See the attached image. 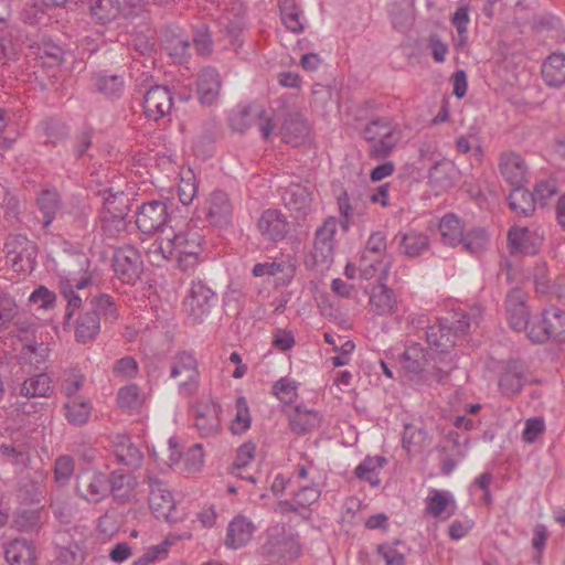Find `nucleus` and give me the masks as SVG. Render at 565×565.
<instances>
[{"label": "nucleus", "instance_id": "nucleus-1", "mask_svg": "<svg viewBox=\"0 0 565 565\" xmlns=\"http://www.w3.org/2000/svg\"><path fill=\"white\" fill-rule=\"evenodd\" d=\"M136 225L143 234H158L147 248L151 264L160 265L161 262L173 259L180 269L189 270L201 262V233L172 215L167 201L151 200L142 203L136 212Z\"/></svg>", "mask_w": 565, "mask_h": 565}, {"label": "nucleus", "instance_id": "nucleus-2", "mask_svg": "<svg viewBox=\"0 0 565 565\" xmlns=\"http://www.w3.org/2000/svg\"><path fill=\"white\" fill-rule=\"evenodd\" d=\"M470 326V317L463 315L462 319L458 320L455 330L452 327L444 324L430 326L427 329L426 340L431 351V359L436 364L433 373L436 382H443L456 367V354L451 352V349L456 344L457 332L465 333Z\"/></svg>", "mask_w": 565, "mask_h": 565}, {"label": "nucleus", "instance_id": "nucleus-3", "mask_svg": "<svg viewBox=\"0 0 565 565\" xmlns=\"http://www.w3.org/2000/svg\"><path fill=\"white\" fill-rule=\"evenodd\" d=\"M324 481L323 472L312 462L299 465L295 472L296 489H290L292 499L279 503L281 512L295 511L302 513L317 504Z\"/></svg>", "mask_w": 565, "mask_h": 565}, {"label": "nucleus", "instance_id": "nucleus-4", "mask_svg": "<svg viewBox=\"0 0 565 565\" xmlns=\"http://www.w3.org/2000/svg\"><path fill=\"white\" fill-rule=\"evenodd\" d=\"M363 138L371 143L370 154L372 158L385 159L402 141L403 130L387 118H377L365 126Z\"/></svg>", "mask_w": 565, "mask_h": 565}, {"label": "nucleus", "instance_id": "nucleus-5", "mask_svg": "<svg viewBox=\"0 0 565 565\" xmlns=\"http://www.w3.org/2000/svg\"><path fill=\"white\" fill-rule=\"evenodd\" d=\"M263 554L276 562H292L301 554L298 536L282 524H274L266 531Z\"/></svg>", "mask_w": 565, "mask_h": 565}, {"label": "nucleus", "instance_id": "nucleus-6", "mask_svg": "<svg viewBox=\"0 0 565 565\" xmlns=\"http://www.w3.org/2000/svg\"><path fill=\"white\" fill-rule=\"evenodd\" d=\"M385 250L386 235L381 231L372 233L366 242L360 265L362 278L369 280L377 277L383 281L386 279L391 268V259Z\"/></svg>", "mask_w": 565, "mask_h": 565}, {"label": "nucleus", "instance_id": "nucleus-7", "mask_svg": "<svg viewBox=\"0 0 565 565\" xmlns=\"http://www.w3.org/2000/svg\"><path fill=\"white\" fill-rule=\"evenodd\" d=\"M526 337L536 343L548 339L565 341V312L556 307L545 309L541 318L532 321Z\"/></svg>", "mask_w": 565, "mask_h": 565}, {"label": "nucleus", "instance_id": "nucleus-8", "mask_svg": "<svg viewBox=\"0 0 565 565\" xmlns=\"http://www.w3.org/2000/svg\"><path fill=\"white\" fill-rule=\"evenodd\" d=\"M215 292L202 280H192L183 306L188 320L192 323L202 322L215 306Z\"/></svg>", "mask_w": 565, "mask_h": 565}, {"label": "nucleus", "instance_id": "nucleus-9", "mask_svg": "<svg viewBox=\"0 0 565 565\" xmlns=\"http://www.w3.org/2000/svg\"><path fill=\"white\" fill-rule=\"evenodd\" d=\"M6 259L14 273H29L34 268L38 249L35 244L23 235L9 236L6 244Z\"/></svg>", "mask_w": 565, "mask_h": 565}, {"label": "nucleus", "instance_id": "nucleus-10", "mask_svg": "<svg viewBox=\"0 0 565 565\" xmlns=\"http://www.w3.org/2000/svg\"><path fill=\"white\" fill-rule=\"evenodd\" d=\"M149 508L157 519L168 523L182 522L184 513L179 512L178 503L167 486L158 480L150 483Z\"/></svg>", "mask_w": 565, "mask_h": 565}, {"label": "nucleus", "instance_id": "nucleus-11", "mask_svg": "<svg viewBox=\"0 0 565 565\" xmlns=\"http://www.w3.org/2000/svg\"><path fill=\"white\" fill-rule=\"evenodd\" d=\"M145 3L138 0L137 3H127L124 7L120 0H94L90 6L93 18L105 24L119 18L131 19L143 10Z\"/></svg>", "mask_w": 565, "mask_h": 565}, {"label": "nucleus", "instance_id": "nucleus-12", "mask_svg": "<svg viewBox=\"0 0 565 565\" xmlns=\"http://www.w3.org/2000/svg\"><path fill=\"white\" fill-rule=\"evenodd\" d=\"M113 268L116 276L125 284H134L142 271L139 252L132 246H124L114 254Z\"/></svg>", "mask_w": 565, "mask_h": 565}, {"label": "nucleus", "instance_id": "nucleus-13", "mask_svg": "<svg viewBox=\"0 0 565 565\" xmlns=\"http://www.w3.org/2000/svg\"><path fill=\"white\" fill-rule=\"evenodd\" d=\"M337 228V220L329 217L317 230L312 250V258L316 265L328 267L332 263Z\"/></svg>", "mask_w": 565, "mask_h": 565}, {"label": "nucleus", "instance_id": "nucleus-14", "mask_svg": "<svg viewBox=\"0 0 565 565\" xmlns=\"http://www.w3.org/2000/svg\"><path fill=\"white\" fill-rule=\"evenodd\" d=\"M505 313L509 326L518 332H525L527 335L531 323L535 319H530L526 294L520 288H514L507 295Z\"/></svg>", "mask_w": 565, "mask_h": 565}, {"label": "nucleus", "instance_id": "nucleus-15", "mask_svg": "<svg viewBox=\"0 0 565 565\" xmlns=\"http://www.w3.org/2000/svg\"><path fill=\"white\" fill-rule=\"evenodd\" d=\"M77 492L88 502L98 503L110 493L109 478L106 473L87 470L77 478Z\"/></svg>", "mask_w": 565, "mask_h": 565}, {"label": "nucleus", "instance_id": "nucleus-16", "mask_svg": "<svg viewBox=\"0 0 565 565\" xmlns=\"http://www.w3.org/2000/svg\"><path fill=\"white\" fill-rule=\"evenodd\" d=\"M457 511L455 495L449 490L430 488L425 498L424 512L436 521H447Z\"/></svg>", "mask_w": 565, "mask_h": 565}, {"label": "nucleus", "instance_id": "nucleus-17", "mask_svg": "<svg viewBox=\"0 0 565 565\" xmlns=\"http://www.w3.org/2000/svg\"><path fill=\"white\" fill-rule=\"evenodd\" d=\"M143 114L147 118L158 120L170 114L172 108V94L166 86L150 87L143 96Z\"/></svg>", "mask_w": 565, "mask_h": 565}, {"label": "nucleus", "instance_id": "nucleus-18", "mask_svg": "<svg viewBox=\"0 0 565 565\" xmlns=\"http://www.w3.org/2000/svg\"><path fill=\"white\" fill-rule=\"evenodd\" d=\"M92 282L88 275L77 277L74 273H67L60 277V290L67 301L65 318L70 321L77 309L82 306V298L75 292L86 288Z\"/></svg>", "mask_w": 565, "mask_h": 565}, {"label": "nucleus", "instance_id": "nucleus-19", "mask_svg": "<svg viewBox=\"0 0 565 565\" xmlns=\"http://www.w3.org/2000/svg\"><path fill=\"white\" fill-rule=\"evenodd\" d=\"M458 179L459 170L456 164L448 159L436 160L428 172L429 184L438 193L455 186Z\"/></svg>", "mask_w": 565, "mask_h": 565}, {"label": "nucleus", "instance_id": "nucleus-20", "mask_svg": "<svg viewBox=\"0 0 565 565\" xmlns=\"http://www.w3.org/2000/svg\"><path fill=\"white\" fill-rule=\"evenodd\" d=\"M254 523L245 515H236L227 525L224 544L227 548L237 550L245 546L255 533Z\"/></svg>", "mask_w": 565, "mask_h": 565}, {"label": "nucleus", "instance_id": "nucleus-21", "mask_svg": "<svg viewBox=\"0 0 565 565\" xmlns=\"http://www.w3.org/2000/svg\"><path fill=\"white\" fill-rule=\"evenodd\" d=\"M198 363L193 354L181 352L173 358L170 376L172 379L184 377L180 383V391L185 392L192 388L198 381Z\"/></svg>", "mask_w": 565, "mask_h": 565}, {"label": "nucleus", "instance_id": "nucleus-22", "mask_svg": "<svg viewBox=\"0 0 565 565\" xmlns=\"http://www.w3.org/2000/svg\"><path fill=\"white\" fill-rule=\"evenodd\" d=\"M116 401L125 413L142 415L147 409L148 396L138 385L128 384L118 390Z\"/></svg>", "mask_w": 565, "mask_h": 565}, {"label": "nucleus", "instance_id": "nucleus-23", "mask_svg": "<svg viewBox=\"0 0 565 565\" xmlns=\"http://www.w3.org/2000/svg\"><path fill=\"white\" fill-rule=\"evenodd\" d=\"M370 310L376 316H393L397 312L398 300L385 282L374 286L369 299Z\"/></svg>", "mask_w": 565, "mask_h": 565}, {"label": "nucleus", "instance_id": "nucleus-24", "mask_svg": "<svg viewBox=\"0 0 565 565\" xmlns=\"http://www.w3.org/2000/svg\"><path fill=\"white\" fill-rule=\"evenodd\" d=\"M508 239L513 252L533 255L542 245L543 235L536 230L514 227L510 230Z\"/></svg>", "mask_w": 565, "mask_h": 565}, {"label": "nucleus", "instance_id": "nucleus-25", "mask_svg": "<svg viewBox=\"0 0 565 565\" xmlns=\"http://www.w3.org/2000/svg\"><path fill=\"white\" fill-rule=\"evenodd\" d=\"M500 172L511 186H521L526 182L527 166L515 152H507L500 157Z\"/></svg>", "mask_w": 565, "mask_h": 565}, {"label": "nucleus", "instance_id": "nucleus-26", "mask_svg": "<svg viewBox=\"0 0 565 565\" xmlns=\"http://www.w3.org/2000/svg\"><path fill=\"white\" fill-rule=\"evenodd\" d=\"M191 533H170L164 540L145 550L143 554L134 561L132 565H150L166 559L173 544L181 540H188Z\"/></svg>", "mask_w": 565, "mask_h": 565}, {"label": "nucleus", "instance_id": "nucleus-27", "mask_svg": "<svg viewBox=\"0 0 565 565\" xmlns=\"http://www.w3.org/2000/svg\"><path fill=\"white\" fill-rule=\"evenodd\" d=\"M199 100L204 105H213L217 102L221 90V81L216 70L212 67L200 72L196 81Z\"/></svg>", "mask_w": 565, "mask_h": 565}, {"label": "nucleus", "instance_id": "nucleus-28", "mask_svg": "<svg viewBox=\"0 0 565 565\" xmlns=\"http://www.w3.org/2000/svg\"><path fill=\"white\" fill-rule=\"evenodd\" d=\"M280 135L286 143L300 146L309 136V126L300 114H289L284 119Z\"/></svg>", "mask_w": 565, "mask_h": 565}, {"label": "nucleus", "instance_id": "nucleus-29", "mask_svg": "<svg viewBox=\"0 0 565 565\" xmlns=\"http://www.w3.org/2000/svg\"><path fill=\"white\" fill-rule=\"evenodd\" d=\"M92 82L94 89L107 98H118L125 89L124 76L105 70L96 72Z\"/></svg>", "mask_w": 565, "mask_h": 565}, {"label": "nucleus", "instance_id": "nucleus-30", "mask_svg": "<svg viewBox=\"0 0 565 565\" xmlns=\"http://www.w3.org/2000/svg\"><path fill=\"white\" fill-rule=\"evenodd\" d=\"M228 430L232 435H243L250 428L252 414L244 396L236 397L235 402L228 406Z\"/></svg>", "mask_w": 565, "mask_h": 565}, {"label": "nucleus", "instance_id": "nucleus-31", "mask_svg": "<svg viewBox=\"0 0 565 565\" xmlns=\"http://www.w3.org/2000/svg\"><path fill=\"white\" fill-rule=\"evenodd\" d=\"M232 214V205L228 196L222 191H215L206 202V217L211 224L223 226L228 223Z\"/></svg>", "mask_w": 565, "mask_h": 565}, {"label": "nucleus", "instance_id": "nucleus-32", "mask_svg": "<svg viewBox=\"0 0 565 565\" xmlns=\"http://www.w3.org/2000/svg\"><path fill=\"white\" fill-rule=\"evenodd\" d=\"M282 200L286 207L294 212L296 217H302L311 211V193L300 184H291L285 191Z\"/></svg>", "mask_w": 565, "mask_h": 565}, {"label": "nucleus", "instance_id": "nucleus-33", "mask_svg": "<svg viewBox=\"0 0 565 565\" xmlns=\"http://www.w3.org/2000/svg\"><path fill=\"white\" fill-rule=\"evenodd\" d=\"M395 239L398 250L409 257L419 256L428 249L429 241L426 234L416 230L399 232Z\"/></svg>", "mask_w": 565, "mask_h": 565}, {"label": "nucleus", "instance_id": "nucleus-34", "mask_svg": "<svg viewBox=\"0 0 565 565\" xmlns=\"http://www.w3.org/2000/svg\"><path fill=\"white\" fill-rule=\"evenodd\" d=\"M114 454L122 465L137 468L142 461V454L126 435H117L113 440Z\"/></svg>", "mask_w": 565, "mask_h": 565}, {"label": "nucleus", "instance_id": "nucleus-35", "mask_svg": "<svg viewBox=\"0 0 565 565\" xmlns=\"http://www.w3.org/2000/svg\"><path fill=\"white\" fill-rule=\"evenodd\" d=\"M525 369L520 362H511L507 365L499 380V387L504 395L519 393L525 383Z\"/></svg>", "mask_w": 565, "mask_h": 565}, {"label": "nucleus", "instance_id": "nucleus-36", "mask_svg": "<svg viewBox=\"0 0 565 565\" xmlns=\"http://www.w3.org/2000/svg\"><path fill=\"white\" fill-rule=\"evenodd\" d=\"M194 425L202 437L216 435L221 429L218 406L209 404L201 407L196 414Z\"/></svg>", "mask_w": 565, "mask_h": 565}, {"label": "nucleus", "instance_id": "nucleus-37", "mask_svg": "<svg viewBox=\"0 0 565 565\" xmlns=\"http://www.w3.org/2000/svg\"><path fill=\"white\" fill-rule=\"evenodd\" d=\"M386 461L383 456H367L355 467L354 473L360 481L379 487L381 484L380 473Z\"/></svg>", "mask_w": 565, "mask_h": 565}, {"label": "nucleus", "instance_id": "nucleus-38", "mask_svg": "<svg viewBox=\"0 0 565 565\" xmlns=\"http://www.w3.org/2000/svg\"><path fill=\"white\" fill-rule=\"evenodd\" d=\"M260 233L269 239L282 238L287 232L285 216L277 210L265 211L258 222Z\"/></svg>", "mask_w": 565, "mask_h": 565}, {"label": "nucleus", "instance_id": "nucleus-39", "mask_svg": "<svg viewBox=\"0 0 565 565\" xmlns=\"http://www.w3.org/2000/svg\"><path fill=\"white\" fill-rule=\"evenodd\" d=\"M137 486V478L132 473L121 470L114 471L109 479L110 493L120 501L132 498Z\"/></svg>", "mask_w": 565, "mask_h": 565}, {"label": "nucleus", "instance_id": "nucleus-40", "mask_svg": "<svg viewBox=\"0 0 565 565\" xmlns=\"http://www.w3.org/2000/svg\"><path fill=\"white\" fill-rule=\"evenodd\" d=\"M542 75L550 86H561L565 83V54L552 53L542 66Z\"/></svg>", "mask_w": 565, "mask_h": 565}, {"label": "nucleus", "instance_id": "nucleus-41", "mask_svg": "<svg viewBox=\"0 0 565 565\" xmlns=\"http://www.w3.org/2000/svg\"><path fill=\"white\" fill-rule=\"evenodd\" d=\"M4 556L10 565H31L34 548L25 540H13L4 547Z\"/></svg>", "mask_w": 565, "mask_h": 565}, {"label": "nucleus", "instance_id": "nucleus-42", "mask_svg": "<svg viewBox=\"0 0 565 565\" xmlns=\"http://www.w3.org/2000/svg\"><path fill=\"white\" fill-rule=\"evenodd\" d=\"M52 390L51 377L45 373H39L21 383L20 395L24 397H47Z\"/></svg>", "mask_w": 565, "mask_h": 565}, {"label": "nucleus", "instance_id": "nucleus-43", "mask_svg": "<svg viewBox=\"0 0 565 565\" xmlns=\"http://www.w3.org/2000/svg\"><path fill=\"white\" fill-rule=\"evenodd\" d=\"M281 22L287 30L294 33L305 29V17L295 0H279Z\"/></svg>", "mask_w": 565, "mask_h": 565}, {"label": "nucleus", "instance_id": "nucleus-44", "mask_svg": "<svg viewBox=\"0 0 565 565\" xmlns=\"http://www.w3.org/2000/svg\"><path fill=\"white\" fill-rule=\"evenodd\" d=\"M441 239L449 246L461 244L463 238V224L455 214L445 215L439 222Z\"/></svg>", "mask_w": 565, "mask_h": 565}, {"label": "nucleus", "instance_id": "nucleus-45", "mask_svg": "<svg viewBox=\"0 0 565 565\" xmlns=\"http://www.w3.org/2000/svg\"><path fill=\"white\" fill-rule=\"evenodd\" d=\"M31 449L30 441L0 445V454L3 459L19 467H26L29 465Z\"/></svg>", "mask_w": 565, "mask_h": 565}, {"label": "nucleus", "instance_id": "nucleus-46", "mask_svg": "<svg viewBox=\"0 0 565 565\" xmlns=\"http://www.w3.org/2000/svg\"><path fill=\"white\" fill-rule=\"evenodd\" d=\"M189 45L188 36L179 29L164 38V49L173 62L178 64L185 61Z\"/></svg>", "mask_w": 565, "mask_h": 565}, {"label": "nucleus", "instance_id": "nucleus-47", "mask_svg": "<svg viewBox=\"0 0 565 565\" xmlns=\"http://www.w3.org/2000/svg\"><path fill=\"white\" fill-rule=\"evenodd\" d=\"M509 195L510 207L519 215H529L536 207L535 198L533 193L525 190L523 185L512 186Z\"/></svg>", "mask_w": 565, "mask_h": 565}, {"label": "nucleus", "instance_id": "nucleus-48", "mask_svg": "<svg viewBox=\"0 0 565 565\" xmlns=\"http://www.w3.org/2000/svg\"><path fill=\"white\" fill-rule=\"evenodd\" d=\"M64 408L67 422L75 426L84 425L88 420L92 412L90 403L79 398L67 399Z\"/></svg>", "mask_w": 565, "mask_h": 565}, {"label": "nucleus", "instance_id": "nucleus-49", "mask_svg": "<svg viewBox=\"0 0 565 565\" xmlns=\"http://www.w3.org/2000/svg\"><path fill=\"white\" fill-rule=\"evenodd\" d=\"M426 355L420 344L413 343L405 349L401 358V366L409 374H417L424 367Z\"/></svg>", "mask_w": 565, "mask_h": 565}, {"label": "nucleus", "instance_id": "nucleus-50", "mask_svg": "<svg viewBox=\"0 0 565 565\" xmlns=\"http://www.w3.org/2000/svg\"><path fill=\"white\" fill-rule=\"evenodd\" d=\"M38 205L43 214V224L49 226L60 209V195L56 190H43L38 196Z\"/></svg>", "mask_w": 565, "mask_h": 565}, {"label": "nucleus", "instance_id": "nucleus-51", "mask_svg": "<svg viewBox=\"0 0 565 565\" xmlns=\"http://www.w3.org/2000/svg\"><path fill=\"white\" fill-rule=\"evenodd\" d=\"M319 422L320 416L317 412L296 407L290 418V426L294 431L302 434L318 426Z\"/></svg>", "mask_w": 565, "mask_h": 565}, {"label": "nucleus", "instance_id": "nucleus-52", "mask_svg": "<svg viewBox=\"0 0 565 565\" xmlns=\"http://www.w3.org/2000/svg\"><path fill=\"white\" fill-rule=\"evenodd\" d=\"M100 330V322L95 315L86 312L76 324L75 337L81 343H86L96 338Z\"/></svg>", "mask_w": 565, "mask_h": 565}, {"label": "nucleus", "instance_id": "nucleus-53", "mask_svg": "<svg viewBox=\"0 0 565 565\" xmlns=\"http://www.w3.org/2000/svg\"><path fill=\"white\" fill-rule=\"evenodd\" d=\"M427 433L412 424H406L402 436V445L408 452L416 451L428 445Z\"/></svg>", "mask_w": 565, "mask_h": 565}, {"label": "nucleus", "instance_id": "nucleus-54", "mask_svg": "<svg viewBox=\"0 0 565 565\" xmlns=\"http://www.w3.org/2000/svg\"><path fill=\"white\" fill-rule=\"evenodd\" d=\"M93 311L90 315H95L98 320L114 321L117 319V307L113 298L108 295H100L92 300Z\"/></svg>", "mask_w": 565, "mask_h": 565}, {"label": "nucleus", "instance_id": "nucleus-55", "mask_svg": "<svg viewBox=\"0 0 565 565\" xmlns=\"http://www.w3.org/2000/svg\"><path fill=\"white\" fill-rule=\"evenodd\" d=\"M198 193L196 179L192 170L181 172L178 186L179 200L183 205H189Z\"/></svg>", "mask_w": 565, "mask_h": 565}, {"label": "nucleus", "instance_id": "nucleus-56", "mask_svg": "<svg viewBox=\"0 0 565 565\" xmlns=\"http://www.w3.org/2000/svg\"><path fill=\"white\" fill-rule=\"evenodd\" d=\"M489 242V235L483 228H475L463 236L461 244L466 250L477 255L488 247Z\"/></svg>", "mask_w": 565, "mask_h": 565}, {"label": "nucleus", "instance_id": "nucleus-57", "mask_svg": "<svg viewBox=\"0 0 565 565\" xmlns=\"http://www.w3.org/2000/svg\"><path fill=\"white\" fill-rule=\"evenodd\" d=\"M273 391L280 402L290 404L297 397L298 383L290 377H281L275 383Z\"/></svg>", "mask_w": 565, "mask_h": 565}, {"label": "nucleus", "instance_id": "nucleus-58", "mask_svg": "<svg viewBox=\"0 0 565 565\" xmlns=\"http://www.w3.org/2000/svg\"><path fill=\"white\" fill-rule=\"evenodd\" d=\"M84 380V375L77 370H71L64 374L61 388L67 399L78 398L77 393L83 387Z\"/></svg>", "mask_w": 565, "mask_h": 565}, {"label": "nucleus", "instance_id": "nucleus-59", "mask_svg": "<svg viewBox=\"0 0 565 565\" xmlns=\"http://www.w3.org/2000/svg\"><path fill=\"white\" fill-rule=\"evenodd\" d=\"M39 57L43 61V64H60L63 60V50L52 40H43L38 47Z\"/></svg>", "mask_w": 565, "mask_h": 565}, {"label": "nucleus", "instance_id": "nucleus-60", "mask_svg": "<svg viewBox=\"0 0 565 565\" xmlns=\"http://www.w3.org/2000/svg\"><path fill=\"white\" fill-rule=\"evenodd\" d=\"M49 347L44 343H29L23 345L21 354L22 359L28 361L30 364L39 366L49 356Z\"/></svg>", "mask_w": 565, "mask_h": 565}, {"label": "nucleus", "instance_id": "nucleus-61", "mask_svg": "<svg viewBox=\"0 0 565 565\" xmlns=\"http://www.w3.org/2000/svg\"><path fill=\"white\" fill-rule=\"evenodd\" d=\"M491 481V475L482 473L476 481L470 486L471 495L480 503L489 504L491 501L489 484Z\"/></svg>", "mask_w": 565, "mask_h": 565}, {"label": "nucleus", "instance_id": "nucleus-62", "mask_svg": "<svg viewBox=\"0 0 565 565\" xmlns=\"http://www.w3.org/2000/svg\"><path fill=\"white\" fill-rule=\"evenodd\" d=\"M204 463V454L200 444L193 445L184 456V471L195 473L201 470Z\"/></svg>", "mask_w": 565, "mask_h": 565}, {"label": "nucleus", "instance_id": "nucleus-63", "mask_svg": "<svg viewBox=\"0 0 565 565\" xmlns=\"http://www.w3.org/2000/svg\"><path fill=\"white\" fill-rule=\"evenodd\" d=\"M294 332L289 329L276 328L271 332V344L278 351H289L295 347Z\"/></svg>", "mask_w": 565, "mask_h": 565}, {"label": "nucleus", "instance_id": "nucleus-64", "mask_svg": "<svg viewBox=\"0 0 565 565\" xmlns=\"http://www.w3.org/2000/svg\"><path fill=\"white\" fill-rule=\"evenodd\" d=\"M138 373V363L131 356H124L116 361L114 365V374L115 376L127 380L132 379Z\"/></svg>", "mask_w": 565, "mask_h": 565}]
</instances>
